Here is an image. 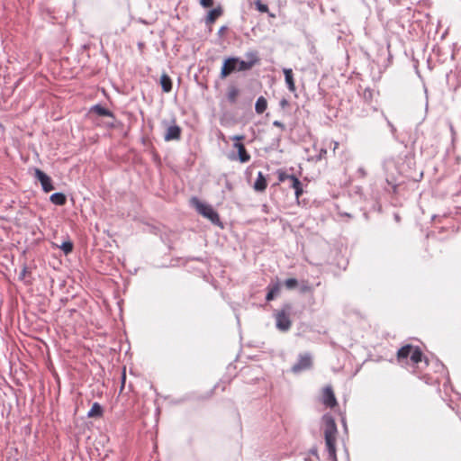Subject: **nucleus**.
Instances as JSON below:
<instances>
[{
	"label": "nucleus",
	"mask_w": 461,
	"mask_h": 461,
	"mask_svg": "<svg viewBox=\"0 0 461 461\" xmlns=\"http://www.w3.org/2000/svg\"><path fill=\"white\" fill-rule=\"evenodd\" d=\"M324 421V438L326 450L328 453V458L330 461H337L336 455V438H337V425L334 419L331 416L325 415L323 417Z\"/></svg>",
	"instance_id": "nucleus-1"
},
{
	"label": "nucleus",
	"mask_w": 461,
	"mask_h": 461,
	"mask_svg": "<svg viewBox=\"0 0 461 461\" xmlns=\"http://www.w3.org/2000/svg\"><path fill=\"white\" fill-rule=\"evenodd\" d=\"M396 357L400 364L416 366L422 361L423 354L419 347L408 344L399 348Z\"/></svg>",
	"instance_id": "nucleus-2"
},
{
	"label": "nucleus",
	"mask_w": 461,
	"mask_h": 461,
	"mask_svg": "<svg viewBox=\"0 0 461 461\" xmlns=\"http://www.w3.org/2000/svg\"><path fill=\"white\" fill-rule=\"evenodd\" d=\"M190 202L199 214L208 219L212 224L222 227L220 216L212 205L201 202L197 197H192Z\"/></svg>",
	"instance_id": "nucleus-3"
},
{
	"label": "nucleus",
	"mask_w": 461,
	"mask_h": 461,
	"mask_svg": "<svg viewBox=\"0 0 461 461\" xmlns=\"http://www.w3.org/2000/svg\"><path fill=\"white\" fill-rule=\"evenodd\" d=\"M292 310L291 303H285L280 310L275 312L276 326L280 331L285 332L290 330L292 326L290 319Z\"/></svg>",
	"instance_id": "nucleus-4"
},
{
	"label": "nucleus",
	"mask_w": 461,
	"mask_h": 461,
	"mask_svg": "<svg viewBox=\"0 0 461 461\" xmlns=\"http://www.w3.org/2000/svg\"><path fill=\"white\" fill-rule=\"evenodd\" d=\"M246 58L247 60H242L238 58V72L250 70L254 66L259 64L260 62L258 52L256 50L247 52Z\"/></svg>",
	"instance_id": "nucleus-5"
},
{
	"label": "nucleus",
	"mask_w": 461,
	"mask_h": 461,
	"mask_svg": "<svg viewBox=\"0 0 461 461\" xmlns=\"http://www.w3.org/2000/svg\"><path fill=\"white\" fill-rule=\"evenodd\" d=\"M312 366V358L310 353L300 354L297 362L293 365L291 371L299 374L302 371L310 369Z\"/></svg>",
	"instance_id": "nucleus-6"
},
{
	"label": "nucleus",
	"mask_w": 461,
	"mask_h": 461,
	"mask_svg": "<svg viewBox=\"0 0 461 461\" xmlns=\"http://www.w3.org/2000/svg\"><path fill=\"white\" fill-rule=\"evenodd\" d=\"M238 58L236 57H230L225 59L221 69L220 77L221 78H226L228 76H230L233 72L238 71Z\"/></svg>",
	"instance_id": "nucleus-7"
},
{
	"label": "nucleus",
	"mask_w": 461,
	"mask_h": 461,
	"mask_svg": "<svg viewBox=\"0 0 461 461\" xmlns=\"http://www.w3.org/2000/svg\"><path fill=\"white\" fill-rule=\"evenodd\" d=\"M35 177L40 181L42 190L49 193L54 189L51 178L42 170L35 168Z\"/></svg>",
	"instance_id": "nucleus-8"
},
{
	"label": "nucleus",
	"mask_w": 461,
	"mask_h": 461,
	"mask_svg": "<svg viewBox=\"0 0 461 461\" xmlns=\"http://www.w3.org/2000/svg\"><path fill=\"white\" fill-rule=\"evenodd\" d=\"M233 148L237 149L238 155L237 157L231 155L230 157V159H238L240 163H247L250 160L251 157L247 151L244 144L241 142H234Z\"/></svg>",
	"instance_id": "nucleus-9"
},
{
	"label": "nucleus",
	"mask_w": 461,
	"mask_h": 461,
	"mask_svg": "<svg viewBox=\"0 0 461 461\" xmlns=\"http://www.w3.org/2000/svg\"><path fill=\"white\" fill-rule=\"evenodd\" d=\"M322 403L329 408H334L338 402L331 385L324 387L322 392Z\"/></svg>",
	"instance_id": "nucleus-10"
},
{
	"label": "nucleus",
	"mask_w": 461,
	"mask_h": 461,
	"mask_svg": "<svg viewBox=\"0 0 461 461\" xmlns=\"http://www.w3.org/2000/svg\"><path fill=\"white\" fill-rule=\"evenodd\" d=\"M181 132L182 130L178 125H170L167 128L166 133L164 135V140L166 141L178 140L181 138Z\"/></svg>",
	"instance_id": "nucleus-11"
},
{
	"label": "nucleus",
	"mask_w": 461,
	"mask_h": 461,
	"mask_svg": "<svg viewBox=\"0 0 461 461\" xmlns=\"http://www.w3.org/2000/svg\"><path fill=\"white\" fill-rule=\"evenodd\" d=\"M285 84L290 92L294 93L296 91L295 81L294 78V73L292 68H284Z\"/></svg>",
	"instance_id": "nucleus-12"
},
{
	"label": "nucleus",
	"mask_w": 461,
	"mask_h": 461,
	"mask_svg": "<svg viewBox=\"0 0 461 461\" xmlns=\"http://www.w3.org/2000/svg\"><path fill=\"white\" fill-rule=\"evenodd\" d=\"M267 294L266 296V300L267 302L274 300L280 293V284L278 281L273 283L271 282L267 287Z\"/></svg>",
	"instance_id": "nucleus-13"
},
{
	"label": "nucleus",
	"mask_w": 461,
	"mask_h": 461,
	"mask_svg": "<svg viewBox=\"0 0 461 461\" xmlns=\"http://www.w3.org/2000/svg\"><path fill=\"white\" fill-rule=\"evenodd\" d=\"M290 187L294 190L295 197L297 199L303 194V184L302 182L294 176H291L290 177Z\"/></svg>",
	"instance_id": "nucleus-14"
},
{
	"label": "nucleus",
	"mask_w": 461,
	"mask_h": 461,
	"mask_svg": "<svg viewBox=\"0 0 461 461\" xmlns=\"http://www.w3.org/2000/svg\"><path fill=\"white\" fill-rule=\"evenodd\" d=\"M90 112L94 113H96L99 116H105V117H110V118H113V119L115 118L113 112H111L110 110L104 108L101 104H95V105L92 106L91 109H90Z\"/></svg>",
	"instance_id": "nucleus-15"
},
{
	"label": "nucleus",
	"mask_w": 461,
	"mask_h": 461,
	"mask_svg": "<svg viewBox=\"0 0 461 461\" xmlns=\"http://www.w3.org/2000/svg\"><path fill=\"white\" fill-rule=\"evenodd\" d=\"M267 182L262 172H258V177L254 183V189L257 192H264L267 189Z\"/></svg>",
	"instance_id": "nucleus-16"
},
{
	"label": "nucleus",
	"mask_w": 461,
	"mask_h": 461,
	"mask_svg": "<svg viewBox=\"0 0 461 461\" xmlns=\"http://www.w3.org/2000/svg\"><path fill=\"white\" fill-rule=\"evenodd\" d=\"M222 14V8L221 6H218L212 10H211L206 18H205V23L206 24H212Z\"/></svg>",
	"instance_id": "nucleus-17"
},
{
	"label": "nucleus",
	"mask_w": 461,
	"mask_h": 461,
	"mask_svg": "<svg viewBox=\"0 0 461 461\" xmlns=\"http://www.w3.org/2000/svg\"><path fill=\"white\" fill-rule=\"evenodd\" d=\"M160 85L163 92L169 93L172 90V80L170 77L163 73L160 77Z\"/></svg>",
	"instance_id": "nucleus-18"
},
{
	"label": "nucleus",
	"mask_w": 461,
	"mask_h": 461,
	"mask_svg": "<svg viewBox=\"0 0 461 461\" xmlns=\"http://www.w3.org/2000/svg\"><path fill=\"white\" fill-rule=\"evenodd\" d=\"M103 407L98 402H94L91 409L87 412L89 418H100L103 416Z\"/></svg>",
	"instance_id": "nucleus-19"
},
{
	"label": "nucleus",
	"mask_w": 461,
	"mask_h": 461,
	"mask_svg": "<svg viewBox=\"0 0 461 461\" xmlns=\"http://www.w3.org/2000/svg\"><path fill=\"white\" fill-rule=\"evenodd\" d=\"M239 95H240V90L236 86H230L228 87L227 99L231 104H234L237 103Z\"/></svg>",
	"instance_id": "nucleus-20"
},
{
	"label": "nucleus",
	"mask_w": 461,
	"mask_h": 461,
	"mask_svg": "<svg viewBox=\"0 0 461 461\" xmlns=\"http://www.w3.org/2000/svg\"><path fill=\"white\" fill-rule=\"evenodd\" d=\"M50 200L56 205H64L67 203V197L63 193H54L50 195Z\"/></svg>",
	"instance_id": "nucleus-21"
},
{
	"label": "nucleus",
	"mask_w": 461,
	"mask_h": 461,
	"mask_svg": "<svg viewBox=\"0 0 461 461\" xmlns=\"http://www.w3.org/2000/svg\"><path fill=\"white\" fill-rule=\"evenodd\" d=\"M267 108V102L264 96H259L255 104V111L257 113H263Z\"/></svg>",
	"instance_id": "nucleus-22"
},
{
	"label": "nucleus",
	"mask_w": 461,
	"mask_h": 461,
	"mask_svg": "<svg viewBox=\"0 0 461 461\" xmlns=\"http://www.w3.org/2000/svg\"><path fill=\"white\" fill-rule=\"evenodd\" d=\"M299 290L302 294L313 293V287L305 280L301 282Z\"/></svg>",
	"instance_id": "nucleus-23"
},
{
	"label": "nucleus",
	"mask_w": 461,
	"mask_h": 461,
	"mask_svg": "<svg viewBox=\"0 0 461 461\" xmlns=\"http://www.w3.org/2000/svg\"><path fill=\"white\" fill-rule=\"evenodd\" d=\"M73 248H74L73 243L70 240L64 241L60 245V249L64 251V253L66 255L71 253L73 250Z\"/></svg>",
	"instance_id": "nucleus-24"
},
{
	"label": "nucleus",
	"mask_w": 461,
	"mask_h": 461,
	"mask_svg": "<svg viewBox=\"0 0 461 461\" xmlns=\"http://www.w3.org/2000/svg\"><path fill=\"white\" fill-rule=\"evenodd\" d=\"M276 174H277V177H278L279 182H285L286 180H290V177L292 176V175H288L286 172H285L282 169H278L276 171Z\"/></svg>",
	"instance_id": "nucleus-25"
},
{
	"label": "nucleus",
	"mask_w": 461,
	"mask_h": 461,
	"mask_svg": "<svg viewBox=\"0 0 461 461\" xmlns=\"http://www.w3.org/2000/svg\"><path fill=\"white\" fill-rule=\"evenodd\" d=\"M285 285L287 289H294L298 285V281L295 278H288L285 281Z\"/></svg>",
	"instance_id": "nucleus-26"
},
{
	"label": "nucleus",
	"mask_w": 461,
	"mask_h": 461,
	"mask_svg": "<svg viewBox=\"0 0 461 461\" xmlns=\"http://www.w3.org/2000/svg\"><path fill=\"white\" fill-rule=\"evenodd\" d=\"M255 5H256L257 9L260 13H268V11H269L268 6L266 4H263L261 0H257L255 2Z\"/></svg>",
	"instance_id": "nucleus-27"
},
{
	"label": "nucleus",
	"mask_w": 461,
	"mask_h": 461,
	"mask_svg": "<svg viewBox=\"0 0 461 461\" xmlns=\"http://www.w3.org/2000/svg\"><path fill=\"white\" fill-rule=\"evenodd\" d=\"M125 382H126V371H125V367H124L122 372V375H121V388H120L121 393L124 389Z\"/></svg>",
	"instance_id": "nucleus-28"
},
{
	"label": "nucleus",
	"mask_w": 461,
	"mask_h": 461,
	"mask_svg": "<svg viewBox=\"0 0 461 461\" xmlns=\"http://www.w3.org/2000/svg\"><path fill=\"white\" fill-rule=\"evenodd\" d=\"M213 4V0H200V5L204 8L212 7Z\"/></svg>",
	"instance_id": "nucleus-29"
},
{
	"label": "nucleus",
	"mask_w": 461,
	"mask_h": 461,
	"mask_svg": "<svg viewBox=\"0 0 461 461\" xmlns=\"http://www.w3.org/2000/svg\"><path fill=\"white\" fill-rule=\"evenodd\" d=\"M245 135L241 134V135H233L230 137V140L234 142H240L242 140H245Z\"/></svg>",
	"instance_id": "nucleus-30"
},
{
	"label": "nucleus",
	"mask_w": 461,
	"mask_h": 461,
	"mask_svg": "<svg viewBox=\"0 0 461 461\" xmlns=\"http://www.w3.org/2000/svg\"><path fill=\"white\" fill-rule=\"evenodd\" d=\"M327 154V149H321L320 151H319V154L316 156V159L317 160H321L323 158H325Z\"/></svg>",
	"instance_id": "nucleus-31"
},
{
	"label": "nucleus",
	"mask_w": 461,
	"mask_h": 461,
	"mask_svg": "<svg viewBox=\"0 0 461 461\" xmlns=\"http://www.w3.org/2000/svg\"><path fill=\"white\" fill-rule=\"evenodd\" d=\"M273 125L276 126V127L280 128L282 131H284L285 129V124L283 122H279V121L273 122Z\"/></svg>",
	"instance_id": "nucleus-32"
},
{
	"label": "nucleus",
	"mask_w": 461,
	"mask_h": 461,
	"mask_svg": "<svg viewBox=\"0 0 461 461\" xmlns=\"http://www.w3.org/2000/svg\"><path fill=\"white\" fill-rule=\"evenodd\" d=\"M280 104V106H281L282 108H285V107H286V106H288V105H289V102H288L285 98H283V99L280 101V104Z\"/></svg>",
	"instance_id": "nucleus-33"
},
{
	"label": "nucleus",
	"mask_w": 461,
	"mask_h": 461,
	"mask_svg": "<svg viewBox=\"0 0 461 461\" xmlns=\"http://www.w3.org/2000/svg\"><path fill=\"white\" fill-rule=\"evenodd\" d=\"M224 30H225V27H221V28L220 29L219 32H220V33H221V32H223V31H224Z\"/></svg>",
	"instance_id": "nucleus-34"
},
{
	"label": "nucleus",
	"mask_w": 461,
	"mask_h": 461,
	"mask_svg": "<svg viewBox=\"0 0 461 461\" xmlns=\"http://www.w3.org/2000/svg\"><path fill=\"white\" fill-rule=\"evenodd\" d=\"M312 453L313 455L317 456V450H316V449L312 450Z\"/></svg>",
	"instance_id": "nucleus-35"
},
{
	"label": "nucleus",
	"mask_w": 461,
	"mask_h": 461,
	"mask_svg": "<svg viewBox=\"0 0 461 461\" xmlns=\"http://www.w3.org/2000/svg\"><path fill=\"white\" fill-rule=\"evenodd\" d=\"M339 143L335 142L334 148L336 149L338 147Z\"/></svg>",
	"instance_id": "nucleus-36"
}]
</instances>
